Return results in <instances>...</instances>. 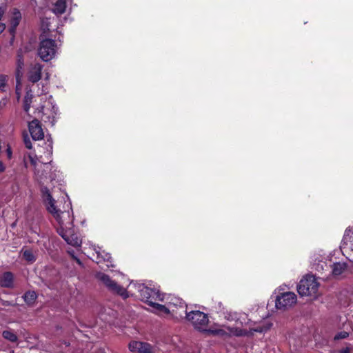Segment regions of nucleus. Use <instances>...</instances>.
I'll return each instance as SVG.
<instances>
[{"label": "nucleus", "mask_w": 353, "mask_h": 353, "mask_svg": "<svg viewBox=\"0 0 353 353\" xmlns=\"http://www.w3.org/2000/svg\"><path fill=\"white\" fill-rule=\"evenodd\" d=\"M272 324L269 322H263L262 324L258 325L250 330L248 332L245 330L238 329L235 327H230L225 325H214L209 329L206 327V330L203 332L211 334L213 336H226L234 335L237 336L252 334L254 332H267L272 327Z\"/></svg>", "instance_id": "obj_3"}, {"label": "nucleus", "mask_w": 353, "mask_h": 353, "mask_svg": "<svg viewBox=\"0 0 353 353\" xmlns=\"http://www.w3.org/2000/svg\"><path fill=\"white\" fill-rule=\"evenodd\" d=\"M349 334L347 332H341L334 336V340H339L345 339L348 336Z\"/></svg>", "instance_id": "obj_27"}, {"label": "nucleus", "mask_w": 353, "mask_h": 353, "mask_svg": "<svg viewBox=\"0 0 353 353\" xmlns=\"http://www.w3.org/2000/svg\"><path fill=\"white\" fill-rule=\"evenodd\" d=\"M3 145L6 146V152L7 157L9 159H10L12 157V152L11 148L8 144H6L5 143H3Z\"/></svg>", "instance_id": "obj_29"}, {"label": "nucleus", "mask_w": 353, "mask_h": 353, "mask_svg": "<svg viewBox=\"0 0 353 353\" xmlns=\"http://www.w3.org/2000/svg\"><path fill=\"white\" fill-rule=\"evenodd\" d=\"M185 316L196 330L201 332L206 330L209 323L208 314L199 310H192L188 312Z\"/></svg>", "instance_id": "obj_7"}, {"label": "nucleus", "mask_w": 353, "mask_h": 353, "mask_svg": "<svg viewBox=\"0 0 353 353\" xmlns=\"http://www.w3.org/2000/svg\"><path fill=\"white\" fill-rule=\"evenodd\" d=\"M66 9V2L65 0H57L53 6L52 12L57 14H62Z\"/></svg>", "instance_id": "obj_17"}, {"label": "nucleus", "mask_w": 353, "mask_h": 353, "mask_svg": "<svg viewBox=\"0 0 353 353\" xmlns=\"http://www.w3.org/2000/svg\"><path fill=\"white\" fill-rule=\"evenodd\" d=\"M23 299L26 303L31 305L37 299V294L33 291H29L24 294Z\"/></svg>", "instance_id": "obj_21"}, {"label": "nucleus", "mask_w": 353, "mask_h": 353, "mask_svg": "<svg viewBox=\"0 0 353 353\" xmlns=\"http://www.w3.org/2000/svg\"><path fill=\"white\" fill-rule=\"evenodd\" d=\"M94 250L96 254V258H95L96 263H100L103 261H106L108 263H110V264L109 263L107 264L108 268L113 267V265L111 263V261H110L111 256L109 253H106L104 251L101 252L100 248H99V250H97L96 248H94Z\"/></svg>", "instance_id": "obj_15"}, {"label": "nucleus", "mask_w": 353, "mask_h": 353, "mask_svg": "<svg viewBox=\"0 0 353 353\" xmlns=\"http://www.w3.org/2000/svg\"><path fill=\"white\" fill-rule=\"evenodd\" d=\"M32 94L30 92H28L26 93V95L24 98V101H23V109L26 112H28V111L30 108V104L32 103Z\"/></svg>", "instance_id": "obj_22"}, {"label": "nucleus", "mask_w": 353, "mask_h": 353, "mask_svg": "<svg viewBox=\"0 0 353 353\" xmlns=\"http://www.w3.org/2000/svg\"><path fill=\"white\" fill-rule=\"evenodd\" d=\"M0 285L4 288H12L13 286V274L10 272H4L0 276Z\"/></svg>", "instance_id": "obj_16"}, {"label": "nucleus", "mask_w": 353, "mask_h": 353, "mask_svg": "<svg viewBox=\"0 0 353 353\" xmlns=\"http://www.w3.org/2000/svg\"><path fill=\"white\" fill-rule=\"evenodd\" d=\"M151 306L153 307V312L159 315L169 314L173 315L175 312V310L172 308V305H168V306H165L154 302Z\"/></svg>", "instance_id": "obj_14"}, {"label": "nucleus", "mask_w": 353, "mask_h": 353, "mask_svg": "<svg viewBox=\"0 0 353 353\" xmlns=\"http://www.w3.org/2000/svg\"><path fill=\"white\" fill-rule=\"evenodd\" d=\"M42 196L48 211L53 215L59 225V227L57 228L59 234L68 244L74 247H80L82 243L81 240L71 230L73 219L70 216V212L60 211L57 209L54 205L55 200L47 188L42 189Z\"/></svg>", "instance_id": "obj_1"}, {"label": "nucleus", "mask_w": 353, "mask_h": 353, "mask_svg": "<svg viewBox=\"0 0 353 353\" xmlns=\"http://www.w3.org/2000/svg\"><path fill=\"white\" fill-rule=\"evenodd\" d=\"M130 288H134L139 293L141 299L151 306L155 301H163V295L159 292V290L155 287L150 288L145 284L131 282Z\"/></svg>", "instance_id": "obj_4"}, {"label": "nucleus", "mask_w": 353, "mask_h": 353, "mask_svg": "<svg viewBox=\"0 0 353 353\" xmlns=\"http://www.w3.org/2000/svg\"><path fill=\"white\" fill-rule=\"evenodd\" d=\"M23 258L28 262L32 263L35 261V256L33 252L30 250H26L23 252Z\"/></svg>", "instance_id": "obj_26"}, {"label": "nucleus", "mask_w": 353, "mask_h": 353, "mask_svg": "<svg viewBox=\"0 0 353 353\" xmlns=\"http://www.w3.org/2000/svg\"><path fill=\"white\" fill-rule=\"evenodd\" d=\"M21 19V14L17 9H14L11 19V26L13 29L19 25Z\"/></svg>", "instance_id": "obj_20"}, {"label": "nucleus", "mask_w": 353, "mask_h": 353, "mask_svg": "<svg viewBox=\"0 0 353 353\" xmlns=\"http://www.w3.org/2000/svg\"><path fill=\"white\" fill-rule=\"evenodd\" d=\"M29 131L32 139L41 140L44 137V133L40 122L37 119H34L28 124Z\"/></svg>", "instance_id": "obj_11"}, {"label": "nucleus", "mask_w": 353, "mask_h": 353, "mask_svg": "<svg viewBox=\"0 0 353 353\" xmlns=\"http://www.w3.org/2000/svg\"><path fill=\"white\" fill-rule=\"evenodd\" d=\"M49 78H50V75L48 74V73H46V74L45 79H46V80H48V79H49Z\"/></svg>", "instance_id": "obj_37"}, {"label": "nucleus", "mask_w": 353, "mask_h": 353, "mask_svg": "<svg viewBox=\"0 0 353 353\" xmlns=\"http://www.w3.org/2000/svg\"><path fill=\"white\" fill-rule=\"evenodd\" d=\"M340 353H350V350L348 348L344 349V350H341L340 351Z\"/></svg>", "instance_id": "obj_35"}, {"label": "nucleus", "mask_w": 353, "mask_h": 353, "mask_svg": "<svg viewBox=\"0 0 353 353\" xmlns=\"http://www.w3.org/2000/svg\"><path fill=\"white\" fill-rule=\"evenodd\" d=\"M42 151L39 150L38 153L34 156L32 154L28 155L29 160L31 165L34 168V173L36 179L41 183L44 184L48 181H59L61 178V174L56 168H54L51 163V161L45 163V158L41 153Z\"/></svg>", "instance_id": "obj_2"}, {"label": "nucleus", "mask_w": 353, "mask_h": 353, "mask_svg": "<svg viewBox=\"0 0 353 353\" xmlns=\"http://www.w3.org/2000/svg\"><path fill=\"white\" fill-rule=\"evenodd\" d=\"M172 301L168 305H172V308L175 310L173 316L182 318L188 312L187 306L185 303L178 298H174Z\"/></svg>", "instance_id": "obj_13"}, {"label": "nucleus", "mask_w": 353, "mask_h": 353, "mask_svg": "<svg viewBox=\"0 0 353 353\" xmlns=\"http://www.w3.org/2000/svg\"><path fill=\"white\" fill-rule=\"evenodd\" d=\"M97 278L110 290V292L120 295L123 299L128 298V292L125 288L119 285L117 282L112 280L108 275L99 272L97 274Z\"/></svg>", "instance_id": "obj_8"}, {"label": "nucleus", "mask_w": 353, "mask_h": 353, "mask_svg": "<svg viewBox=\"0 0 353 353\" xmlns=\"http://www.w3.org/2000/svg\"><path fill=\"white\" fill-rule=\"evenodd\" d=\"M23 141L26 147L28 149L32 148V143L30 138L28 137V134L23 136Z\"/></svg>", "instance_id": "obj_28"}, {"label": "nucleus", "mask_w": 353, "mask_h": 353, "mask_svg": "<svg viewBox=\"0 0 353 353\" xmlns=\"http://www.w3.org/2000/svg\"><path fill=\"white\" fill-rule=\"evenodd\" d=\"M346 269L345 263H335L332 266V273L335 276L341 275Z\"/></svg>", "instance_id": "obj_19"}, {"label": "nucleus", "mask_w": 353, "mask_h": 353, "mask_svg": "<svg viewBox=\"0 0 353 353\" xmlns=\"http://www.w3.org/2000/svg\"><path fill=\"white\" fill-rule=\"evenodd\" d=\"M6 168V167L4 165V163L2 161H0V174L5 172Z\"/></svg>", "instance_id": "obj_33"}, {"label": "nucleus", "mask_w": 353, "mask_h": 353, "mask_svg": "<svg viewBox=\"0 0 353 353\" xmlns=\"http://www.w3.org/2000/svg\"><path fill=\"white\" fill-rule=\"evenodd\" d=\"M58 52V46L54 40L40 37L38 56L45 62L54 59Z\"/></svg>", "instance_id": "obj_6"}, {"label": "nucleus", "mask_w": 353, "mask_h": 353, "mask_svg": "<svg viewBox=\"0 0 353 353\" xmlns=\"http://www.w3.org/2000/svg\"><path fill=\"white\" fill-rule=\"evenodd\" d=\"M42 28L43 29L44 31H46V29H48V23H46V26H45V22L44 21H42Z\"/></svg>", "instance_id": "obj_34"}, {"label": "nucleus", "mask_w": 353, "mask_h": 353, "mask_svg": "<svg viewBox=\"0 0 353 353\" xmlns=\"http://www.w3.org/2000/svg\"><path fill=\"white\" fill-rule=\"evenodd\" d=\"M319 283L313 275H306L299 282L297 286V291L301 296H318Z\"/></svg>", "instance_id": "obj_5"}, {"label": "nucleus", "mask_w": 353, "mask_h": 353, "mask_svg": "<svg viewBox=\"0 0 353 353\" xmlns=\"http://www.w3.org/2000/svg\"><path fill=\"white\" fill-rule=\"evenodd\" d=\"M3 143L1 142V141H0V155L2 153V148H3Z\"/></svg>", "instance_id": "obj_36"}, {"label": "nucleus", "mask_w": 353, "mask_h": 353, "mask_svg": "<svg viewBox=\"0 0 353 353\" xmlns=\"http://www.w3.org/2000/svg\"><path fill=\"white\" fill-rule=\"evenodd\" d=\"M45 145L46 148L43 153L46 159H48L52 154V141L50 139H48L47 142L45 143Z\"/></svg>", "instance_id": "obj_23"}, {"label": "nucleus", "mask_w": 353, "mask_h": 353, "mask_svg": "<svg viewBox=\"0 0 353 353\" xmlns=\"http://www.w3.org/2000/svg\"><path fill=\"white\" fill-rule=\"evenodd\" d=\"M9 77L6 74H0V91L6 92L9 90Z\"/></svg>", "instance_id": "obj_18"}, {"label": "nucleus", "mask_w": 353, "mask_h": 353, "mask_svg": "<svg viewBox=\"0 0 353 353\" xmlns=\"http://www.w3.org/2000/svg\"><path fill=\"white\" fill-rule=\"evenodd\" d=\"M68 252L70 254V256H71L74 259H75V260L77 261V262L79 265H81V263L80 260H79V259H77V258L74 256V252H73V251L68 250Z\"/></svg>", "instance_id": "obj_31"}, {"label": "nucleus", "mask_w": 353, "mask_h": 353, "mask_svg": "<svg viewBox=\"0 0 353 353\" xmlns=\"http://www.w3.org/2000/svg\"><path fill=\"white\" fill-rule=\"evenodd\" d=\"M17 62H18L19 67L21 68V66L23 65V61L22 56H21L19 54L18 55Z\"/></svg>", "instance_id": "obj_32"}, {"label": "nucleus", "mask_w": 353, "mask_h": 353, "mask_svg": "<svg viewBox=\"0 0 353 353\" xmlns=\"http://www.w3.org/2000/svg\"><path fill=\"white\" fill-rule=\"evenodd\" d=\"M129 349L132 352L154 353V348L151 345L141 341H132L130 343Z\"/></svg>", "instance_id": "obj_12"}, {"label": "nucleus", "mask_w": 353, "mask_h": 353, "mask_svg": "<svg viewBox=\"0 0 353 353\" xmlns=\"http://www.w3.org/2000/svg\"><path fill=\"white\" fill-rule=\"evenodd\" d=\"M43 68L39 63H31L27 69V80L32 83H37L41 79Z\"/></svg>", "instance_id": "obj_10"}, {"label": "nucleus", "mask_w": 353, "mask_h": 353, "mask_svg": "<svg viewBox=\"0 0 353 353\" xmlns=\"http://www.w3.org/2000/svg\"><path fill=\"white\" fill-rule=\"evenodd\" d=\"M296 301L297 298L295 293L286 292L276 296L275 304L277 309L285 310L294 305Z\"/></svg>", "instance_id": "obj_9"}, {"label": "nucleus", "mask_w": 353, "mask_h": 353, "mask_svg": "<svg viewBox=\"0 0 353 353\" xmlns=\"http://www.w3.org/2000/svg\"><path fill=\"white\" fill-rule=\"evenodd\" d=\"M2 335L4 339L10 341V342H16L17 341V335L11 331H3Z\"/></svg>", "instance_id": "obj_24"}, {"label": "nucleus", "mask_w": 353, "mask_h": 353, "mask_svg": "<svg viewBox=\"0 0 353 353\" xmlns=\"http://www.w3.org/2000/svg\"><path fill=\"white\" fill-rule=\"evenodd\" d=\"M6 11V6L3 4L0 5V34L2 33L6 29V24L1 21V19L4 16Z\"/></svg>", "instance_id": "obj_25"}, {"label": "nucleus", "mask_w": 353, "mask_h": 353, "mask_svg": "<svg viewBox=\"0 0 353 353\" xmlns=\"http://www.w3.org/2000/svg\"><path fill=\"white\" fill-rule=\"evenodd\" d=\"M19 84H20V83H19V80H17V84L16 85V94L17 95L18 99L20 98V90H21V89L19 88Z\"/></svg>", "instance_id": "obj_30"}]
</instances>
